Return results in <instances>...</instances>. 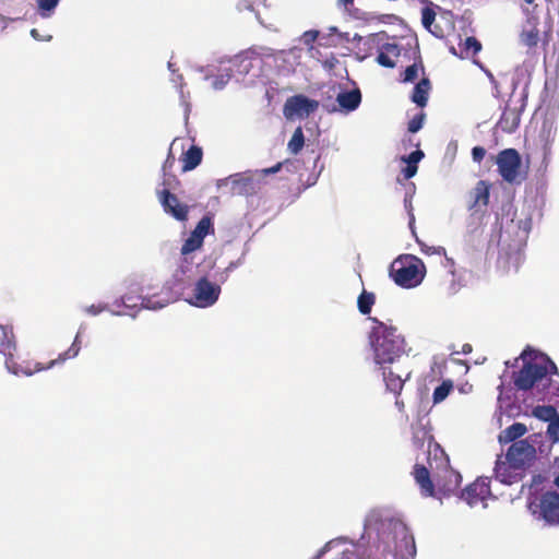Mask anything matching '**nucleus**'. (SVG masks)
<instances>
[{"label": "nucleus", "instance_id": "1", "mask_svg": "<svg viewBox=\"0 0 559 559\" xmlns=\"http://www.w3.org/2000/svg\"><path fill=\"white\" fill-rule=\"evenodd\" d=\"M372 548L393 555L395 559H415L416 556L414 536L405 523L389 511L373 510L366 518L359 542L343 537L332 539L318 551L317 559L325 554H330L331 559H371Z\"/></svg>", "mask_w": 559, "mask_h": 559}, {"label": "nucleus", "instance_id": "2", "mask_svg": "<svg viewBox=\"0 0 559 559\" xmlns=\"http://www.w3.org/2000/svg\"><path fill=\"white\" fill-rule=\"evenodd\" d=\"M374 362L381 366L388 390L399 394L411 370L403 368L400 358L404 354V338L393 326L378 323L370 334Z\"/></svg>", "mask_w": 559, "mask_h": 559}, {"label": "nucleus", "instance_id": "3", "mask_svg": "<svg viewBox=\"0 0 559 559\" xmlns=\"http://www.w3.org/2000/svg\"><path fill=\"white\" fill-rule=\"evenodd\" d=\"M523 366L514 376V385L520 391H532L537 399L540 392L545 393L549 384L550 373H557L556 365L544 354L524 350L521 354Z\"/></svg>", "mask_w": 559, "mask_h": 559}, {"label": "nucleus", "instance_id": "4", "mask_svg": "<svg viewBox=\"0 0 559 559\" xmlns=\"http://www.w3.org/2000/svg\"><path fill=\"white\" fill-rule=\"evenodd\" d=\"M124 294L120 297L117 305L124 307H134L138 300H141V305L145 309L159 310L173 302L174 292L171 286H166L159 294H144L142 287V278L139 276L128 277L124 283Z\"/></svg>", "mask_w": 559, "mask_h": 559}, {"label": "nucleus", "instance_id": "5", "mask_svg": "<svg viewBox=\"0 0 559 559\" xmlns=\"http://www.w3.org/2000/svg\"><path fill=\"white\" fill-rule=\"evenodd\" d=\"M426 274L424 262L415 255L406 254L396 258L390 269L394 283L403 288L418 286Z\"/></svg>", "mask_w": 559, "mask_h": 559}, {"label": "nucleus", "instance_id": "6", "mask_svg": "<svg viewBox=\"0 0 559 559\" xmlns=\"http://www.w3.org/2000/svg\"><path fill=\"white\" fill-rule=\"evenodd\" d=\"M175 141L170 143L169 154L162 168V181L156 187V195L164 211L175 216V197L173 194L175 174L173 173L174 162L171 159V148Z\"/></svg>", "mask_w": 559, "mask_h": 559}, {"label": "nucleus", "instance_id": "7", "mask_svg": "<svg viewBox=\"0 0 559 559\" xmlns=\"http://www.w3.org/2000/svg\"><path fill=\"white\" fill-rule=\"evenodd\" d=\"M262 58L254 52H245L236 56L229 61L231 74L237 81H245L249 76V82L261 74Z\"/></svg>", "mask_w": 559, "mask_h": 559}, {"label": "nucleus", "instance_id": "8", "mask_svg": "<svg viewBox=\"0 0 559 559\" xmlns=\"http://www.w3.org/2000/svg\"><path fill=\"white\" fill-rule=\"evenodd\" d=\"M498 173L502 179L509 183H520L521 178V157L516 150L507 148L501 151L496 159Z\"/></svg>", "mask_w": 559, "mask_h": 559}, {"label": "nucleus", "instance_id": "9", "mask_svg": "<svg viewBox=\"0 0 559 559\" xmlns=\"http://www.w3.org/2000/svg\"><path fill=\"white\" fill-rule=\"evenodd\" d=\"M506 457L511 465L524 471L536 459V449L528 439L518 440L508 448Z\"/></svg>", "mask_w": 559, "mask_h": 559}, {"label": "nucleus", "instance_id": "10", "mask_svg": "<svg viewBox=\"0 0 559 559\" xmlns=\"http://www.w3.org/2000/svg\"><path fill=\"white\" fill-rule=\"evenodd\" d=\"M221 286L206 278L199 280L192 290L189 304L198 308L212 307L219 297Z\"/></svg>", "mask_w": 559, "mask_h": 559}, {"label": "nucleus", "instance_id": "11", "mask_svg": "<svg viewBox=\"0 0 559 559\" xmlns=\"http://www.w3.org/2000/svg\"><path fill=\"white\" fill-rule=\"evenodd\" d=\"M361 103V93L359 88L342 90L336 94L334 102H325L323 108L329 114L348 115L355 111Z\"/></svg>", "mask_w": 559, "mask_h": 559}, {"label": "nucleus", "instance_id": "12", "mask_svg": "<svg viewBox=\"0 0 559 559\" xmlns=\"http://www.w3.org/2000/svg\"><path fill=\"white\" fill-rule=\"evenodd\" d=\"M533 513L549 525H559V493L556 491L543 493Z\"/></svg>", "mask_w": 559, "mask_h": 559}, {"label": "nucleus", "instance_id": "13", "mask_svg": "<svg viewBox=\"0 0 559 559\" xmlns=\"http://www.w3.org/2000/svg\"><path fill=\"white\" fill-rule=\"evenodd\" d=\"M319 108V102L310 99L304 95L289 97L284 105V116L292 120L295 118L304 119L309 117Z\"/></svg>", "mask_w": 559, "mask_h": 559}, {"label": "nucleus", "instance_id": "14", "mask_svg": "<svg viewBox=\"0 0 559 559\" xmlns=\"http://www.w3.org/2000/svg\"><path fill=\"white\" fill-rule=\"evenodd\" d=\"M489 483L487 477H479L465 488L462 499L472 508L477 506H481L483 509L487 508V501L492 498Z\"/></svg>", "mask_w": 559, "mask_h": 559}, {"label": "nucleus", "instance_id": "15", "mask_svg": "<svg viewBox=\"0 0 559 559\" xmlns=\"http://www.w3.org/2000/svg\"><path fill=\"white\" fill-rule=\"evenodd\" d=\"M557 135V118L554 112L544 117L539 132L538 140L542 145L543 160L548 163L552 154V144Z\"/></svg>", "mask_w": 559, "mask_h": 559}, {"label": "nucleus", "instance_id": "16", "mask_svg": "<svg viewBox=\"0 0 559 559\" xmlns=\"http://www.w3.org/2000/svg\"><path fill=\"white\" fill-rule=\"evenodd\" d=\"M80 350H81V346H78L76 344H71V346L63 353L59 354V356L53 359V360H50L49 364L47 366H43L40 362H36L34 365V368H20V369H16V368H13L11 366V364L8 361L7 362V369L12 372L13 374H16V376H32L34 374L35 372H38V371H41V370H45V369H50L52 368L53 366L56 365H60V364H63L66 360L68 359H72V358H75L79 354H80Z\"/></svg>", "mask_w": 559, "mask_h": 559}, {"label": "nucleus", "instance_id": "17", "mask_svg": "<svg viewBox=\"0 0 559 559\" xmlns=\"http://www.w3.org/2000/svg\"><path fill=\"white\" fill-rule=\"evenodd\" d=\"M213 230L211 218L204 216L197 225L194 230L190 234L181 248V254L187 255L203 245L204 238Z\"/></svg>", "mask_w": 559, "mask_h": 559}, {"label": "nucleus", "instance_id": "18", "mask_svg": "<svg viewBox=\"0 0 559 559\" xmlns=\"http://www.w3.org/2000/svg\"><path fill=\"white\" fill-rule=\"evenodd\" d=\"M493 472L497 480H499L501 484L511 485L518 481L523 471L511 465V462H509L507 457L502 460V457L499 456L496 462Z\"/></svg>", "mask_w": 559, "mask_h": 559}, {"label": "nucleus", "instance_id": "19", "mask_svg": "<svg viewBox=\"0 0 559 559\" xmlns=\"http://www.w3.org/2000/svg\"><path fill=\"white\" fill-rule=\"evenodd\" d=\"M436 486L440 491L448 495L453 492L461 483V475L445 466L444 469L435 476Z\"/></svg>", "mask_w": 559, "mask_h": 559}, {"label": "nucleus", "instance_id": "20", "mask_svg": "<svg viewBox=\"0 0 559 559\" xmlns=\"http://www.w3.org/2000/svg\"><path fill=\"white\" fill-rule=\"evenodd\" d=\"M15 348L14 344L12 343V335L11 332L3 325L0 324V354H3L5 356H10L5 360V364L9 361L13 368L20 369V368H31L29 366H20L16 365L12 359V350Z\"/></svg>", "mask_w": 559, "mask_h": 559}, {"label": "nucleus", "instance_id": "21", "mask_svg": "<svg viewBox=\"0 0 559 559\" xmlns=\"http://www.w3.org/2000/svg\"><path fill=\"white\" fill-rule=\"evenodd\" d=\"M520 41L527 47H535L539 41V29L535 19H528L523 25Z\"/></svg>", "mask_w": 559, "mask_h": 559}, {"label": "nucleus", "instance_id": "22", "mask_svg": "<svg viewBox=\"0 0 559 559\" xmlns=\"http://www.w3.org/2000/svg\"><path fill=\"white\" fill-rule=\"evenodd\" d=\"M400 48L396 44L388 43L383 45L377 57V62L385 68H394L395 59L400 56Z\"/></svg>", "mask_w": 559, "mask_h": 559}, {"label": "nucleus", "instance_id": "23", "mask_svg": "<svg viewBox=\"0 0 559 559\" xmlns=\"http://www.w3.org/2000/svg\"><path fill=\"white\" fill-rule=\"evenodd\" d=\"M202 148L195 145H191L181 154L182 171H190L198 167L202 162Z\"/></svg>", "mask_w": 559, "mask_h": 559}, {"label": "nucleus", "instance_id": "24", "mask_svg": "<svg viewBox=\"0 0 559 559\" xmlns=\"http://www.w3.org/2000/svg\"><path fill=\"white\" fill-rule=\"evenodd\" d=\"M526 432H527V428L524 424L514 423L511 426H509L508 428L503 429L499 433L498 439L501 444L510 443V442L513 443L516 441V439L521 438Z\"/></svg>", "mask_w": 559, "mask_h": 559}, {"label": "nucleus", "instance_id": "25", "mask_svg": "<svg viewBox=\"0 0 559 559\" xmlns=\"http://www.w3.org/2000/svg\"><path fill=\"white\" fill-rule=\"evenodd\" d=\"M414 476L416 483L420 486L421 493L426 497L433 496V484L430 480L428 469L424 466H416Z\"/></svg>", "mask_w": 559, "mask_h": 559}, {"label": "nucleus", "instance_id": "26", "mask_svg": "<svg viewBox=\"0 0 559 559\" xmlns=\"http://www.w3.org/2000/svg\"><path fill=\"white\" fill-rule=\"evenodd\" d=\"M430 91V82L428 79H421L416 86L412 95V100L419 107H425L428 102V95Z\"/></svg>", "mask_w": 559, "mask_h": 559}, {"label": "nucleus", "instance_id": "27", "mask_svg": "<svg viewBox=\"0 0 559 559\" xmlns=\"http://www.w3.org/2000/svg\"><path fill=\"white\" fill-rule=\"evenodd\" d=\"M474 206H486L489 200V185L478 181L473 190Z\"/></svg>", "mask_w": 559, "mask_h": 559}, {"label": "nucleus", "instance_id": "28", "mask_svg": "<svg viewBox=\"0 0 559 559\" xmlns=\"http://www.w3.org/2000/svg\"><path fill=\"white\" fill-rule=\"evenodd\" d=\"M537 400L559 404V382L549 377V384L546 386L545 393L540 392Z\"/></svg>", "mask_w": 559, "mask_h": 559}, {"label": "nucleus", "instance_id": "29", "mask_svg": "<svg viewBox=\"0 0 559 559\" xmlns=\"http://www.w3.org/2000/svg\"><path fill=\"white\" fill-rule=\"evenodd\" d=\"M520 123V116L513 110H507L503 112L502 118L499 121L500 128L503 131L512 132Z\"/></svg>", "mask_w": 559, "mask_h": 559}, {"label": "nucleus", "instance_id": "30", "mask_svg": "<svg viewBox=\"0 0 559 559\" xmlns=\"http://www.w3.org/2000/svg\"><path fill=\"white\" fill-rule=\"evenodd\" d=\"M480 50H481V44L475 37H467L461 44V57L462 58L475 56Z\"/></svg>", "mask_w": 559, "mask_h": 559}, {"label": "nucleus", "instance_id": "31", "mask_svg": "<svg viewBox=\"0 0 559 559\" xmlns=\"http://www.w3.org/2000/svg\"><path fill=\"white\" fill-rule=\"evenodd\" d=\"M533 415L544 421L550 423V420H554L559 416L557 413V409L552 405H543V406H536L533 409Z\"/></svg>", "mask_w": 559, "mask_h": 559}, {"label": "nucleus", "instance_id": "32", "mask_svg": "<svg viewBox=\"0 0 559 559\" xmlns=\"http://www.w3.org/2000/svg\"><path fill=\"white\" fill-rule=\"evenodd\" d=\"M35 1H36L38 14L44 19H48V17L52 16V14L55 13V10L58 7L60 0H35Z\"/></svg>", "mask_w": 559, "mask_h": 559}, {"label": "nucleus", "instance_id": "33", "mask_svg": "<svg viewBox=\"0 0 559 559\" xmlns=\"http://www.w3.org/2000/svg\"><path fill=\"white\" fill-rule=\"evenodd\" d=\"M305 144V136L301 127H298L293 133L292 139L287 144V148L292 154H297L301 151Z\"/></svg>", "mask_w": 559, "mask_h": 559}, {"label": "nucleus", "instance_id": "34", "mask_svg": "<svg viewBox=\"0 0 559 559\" xmlns=\"http://www.w3.org/2000/svg\"><path fill=\"white\" fill-rule=\"evenodd\" d=\"M453 388V383L450 380L443 381L439 386H437L432 394V400L435 404H439L443 402L450 394Z\"/></svg>", "mask_w": 559, "mask_h": 559}, {"label": "nucleus", "instance_id": "35", "mask_svg": "<svg viewBox=\"0 0 559 559\" xmlns=\"http://www.w3.org/2000/svg\"><path fill=\"white\" fill-rule=\"evenodd\" d=\"M376 297L372 293L364 290L358 297V309L362 314H368L374 304Z\"/></svg>", "mask_w": 559, "mask_h": 559}, {"label": "nucleus", "instance_id": "36", "mask_svg": "<svg viewBox=\"0 0 559 559\" xmlns=\"http://www.w3.org/2000/svg\"><path fill=\"white\" fill-rule=\"evenodd\" d=\"M435 19H436V13L433 12V10H431L429 8L423 9L421 22H423L424 27L426 29H428L430 33H432L433 35L440 36V29L437 31V29L431 28L432 23L435 22Z\"/></svg>", "mask_w": 559, "mask_h": 559}, {"label": "nucleus", "instance_id": "37", "mask_svg": "<svg viewBox=\"0 0 559 559\" xmlns=\"http://www.w3.org/2000/svg\"><path fill=\"white\" fill-rule=\"evenodd\" d=\"M230 71H231V68H228V67H225L224 69H222L221 73L218 75H216L215 78H213V81H212L213 88H215V90L224 88L225 85L230 80V78L234 76Z\"/></svg>", "mask_w": 559, "mask_h": 559}, {"label": "nucleus", "instance_id": "38", "mask_svg": "<svg viewBox=\"0 0 559 559\" xmlns=\"http://www.w3.org/2000/svg\"><path fill=\"white\" fill-rule=\"evenodd\" d=\"M282 168V163H278L276 164L275 166L273 167H270V168H264L262 170H257L254 174H252L251 176L249 177H246L243 178L245 181H248V180H258L260 181L261 179H263L265 176L267 175H271V174H275L277 171H280V169Z\"/></svg>", "mask_w": 559, "mask_h": 559}, {"label": "nucleus", "instance_id": "39", "mask_svg": "<svg viewBox=\"0 0 559 559\" xmlns=\"http://www.w3.org/2000/svg\"><path fill=\"white\" fill-rule=\"evenodd\" d=\"M179 81H181V76L177 75V86L179 85L180 87V105L183 111V120L187 123L190 112V103L188 102V98L182 90V83Z\"/></svg>", "mask_w": 559, "mask_h": 559}, {"label": "nucleus", "instance_id": "40", "mask_svg": "<svg viewBox=\"0 0 559 559\" xmlns=\"http://www.w3.org/2000/svg\"><path fill=\"white\" fill-rule=\"evenodd\" d=\"M547 436L554 443L559 442V416L548 423Z\"/></svg>", "mask_w": 559, "mask_h": 559}, {"label": "nucleus", "instance_id": "41", "mask_svg": "<svg viewBox=\"0 0 559 559\" xmlns=\"http://www.w3.org/2000/svg\"><path fill=\"white\" fill-rule=\"evenodd\" d=\"M424 156L425 154L421 150H416L407 156H402L401 160L405 164L417 165L424 158Z\"/></svg>", "mask_w": 559, "mask_h": 559}, {"label": "nucleus", "instance_id": "42", "mask_svg": "<svg viewBox=\"0 0 559 559\" xmlns=\"http://www.w3.org/2000/svg\"><path fill=\"white\" fill-rule=\"evenodd\" d=\"M424 120H425V115L424 114H419V115L415 116L408 122V131L412 132V133L418 132L423 128Z\"/></svg>", "mask_w": 559, "mask_h": 559}, {"label": "nucleus", "instance_id": "43", "mask_svg": "<svg viewBox=\"0 0 559 559\" xmlns=\"http://www.w3.org/2000/svg\"><path fill=\"white\" fill-rule=\"evenodd\" d=\"M418 71H419V67L416 63L407 67L404 72L403 81L404 82L415 81V79H417V76H418Z\"/></svg>", "mask_w": 559, "mask_h": 559}, {"label": "nucleus", "instance_id": "44", "mask_svg": "<svg viewBox=\"0 0 559 559\" xmlns=\"http://www.w3.org/2000/svg\"><path fill=\"white\" fill-rule=\"evenodd\" d=\"M290 58H296V51L295 50H289V51H281L278 52L276 56H275V61L278 62V61H283V62H286L288 61Z\"/></svg>", "mask_w": 559, "mask_h": 559}, {"label": "nucleus", "instance_id": "45", "mask_svg": "<svg viewBox=\"0 0 559 559\" xmlns=\"http://www.w3.org/2000/svg\"><path fill=\"white\" fill-rule=\"evenodd\" d=\"M107 309V306L106 305H91L88 307H86L84 310L86 313L91 314V316H97L99 314L100 312L105 311Z\"/></svg>", "mask_w": 559, "mask_h": 559}, {"label": "nucleus", "instance_id": "46", "mask_svg": "<svg viewBox=\"0 0 559 559\" xmlns=\"http://www.w3.org/2000/svg\"><path fill=\"white\" fill-rule=\"evenodd\" d=\"M485 155H486V151L484 147L475 146L472 150V157H473V160L476 163H480L483 160V158L485 157Z\"/></svg>", "mask_w": 559, "mask_h": 559}, {"label": "nucleus", "instance_id": "47", "mask_svg": "<svg viewBox=\"0 0 559 559\" xmlns=\"http://www.w3.org/2000/svg\"><path fill=\"white\" fill-rule=\"evenodd\" d=\"M532 228V219L525 218L523 221H519V229L521 230L523 237H526V235L530 233Z\"/></svg>", "mask_w": 559, "mask_h": 559}, {"label": "nucleus", "instance_id": "48", "mask_svg": "<svg viewBox=\"0 0 559 559\" xmlns=\"http://www.w3.org/2000/svg\"><path fill=\"white\" fill-rule=\"evenodd\" d=\"M417 165L406 164V167L402 170L405 179H411L417 174Z\"/></svg>", "mask_w": 559, "mask_h": 559}, {"label": "nucleus", "instance_id": "49", "mask_svg": "<svg viewBox=\"0 0 559 559\" xmlns=\"http://www.w3.org/2000/svg\"><path fill=\"white\" fill-rule=\"evenodd\" d=\"M318 36H319V32H317V31H308V32L304 33L302 40H304V43L306 45H310L311 43L317 40Z\"/></svg>", "mask_w": 559, "mask_h": 559}, {"label": "nucleus", "instance_id": "50", "mask_svg": "<svg viewBox=\"0 0 559 559\" xmlns=\"http://www.w3.org/2000/svg\"><path fill=\"white\" fill-rule=\"evenodd\" d=\"M188 207L186 205L177 203V221L186 219Z\"/></svg>", "mask_w": 559, "mask_h": 559}, {"label": "nucleus", "instance_id": "51", "mask_svg": "<svg viewBox=\"0 0 559 559\" xmlns=\"http://www.w3.org/2000/svg\"><path fill=\"white\" fill-rule=\"evenodd\" d=\"M31 35H32V37H33L34 39H36V40H46V41H49V40L52 38V37H51V35L41 36V35L39 34V32H38L36 28H33V29L31 31Z\"/></svg>", "mask_w": 559, "mask_h": 559}, {"label": "nucleus", "instance_id": "52", "mask_svg": "<svg viewBox=\"0 0 559 559\" xmlns=\"http://www.w3.org/2000/svg\"><path fill=\"white\" fill-rule=\"evenodd\" d=\"M457 390L461 394H469L473 391V385L469 383H464L460 385Z\"/></svg>", "mask_w": 559, "mask_h": 559}, {"label": "nucleus", "instance_id": "53", "mask_svg": "<svg viewBox=\"0 0 559 559\" xmlns=\"http://www.w3.org/2000/svg\"><path fill=\"white\" fill-rule=\"evenodd\" d=\"M81 334H82V328H80V330L76 333L72 344H76L78 346H81Z\"/></svg>", "mask_w": 559, "mask_h": 559}, {"label": "nucleus", "instance_id": "54", "mask_svg": "<svg viewBox=\"0 0 559 559\" xmlns=\"http://www.w3.org/2000/svg\"><path fill=\"white\" fill-rule=\"evenodd\" d=\"M247 2L246 8L248 10H253V5L259 2L260 0H245Z\"/></svg>", "mask_w": 559, "mask_h": 559}, {"label": "nucleus", "instance_id": "55", "mask_svg": "<svg viewBox=\"0 0 559 559\" xmlns=\"http://www.w3.org/2000/svg\"><path fill=\"white\" fill-rule=\"evenodd\" d=\"M354 0H337L338 5H344L347 8L349 4H353Z\"/></svg>", "mask_w": 559, "mask_h": 559}, {"label": "nucleus", "instance_id": "56", "mask_svg": "<svg viewBox=\"0 0 559 559\" xmlns=\"http://www.w3.org/2000/svg\"><path fill=\"white\" fill-rule=\"evenodd\" d=\"M471 352H472V346H471L469 344H465V345L463 346V353H464V354H468V353H471Z\"/></svg>", "mask_w": 559, "mask_h": 559}, {"label": "nucleus", "instance_id": "57", "mask_svg": "<svg viewBox=\"0 0 559 559\" xmlns=\"http://www.w3.org/2000/svg\"><path fill=\"white\" fill-rule=\"evenodd\" d=\"M479 67H480V68L486 72L487 76H488V78L493 82V75L491 74V72H490V71H488V70H485V69L483 68V66H480V64H479Z\"/></svg>", "mask_w": 559, "mask_h": 559}, {"label": "nucleus", "instance_id": "58", "mask_svg": "<svg viewBox=\"0 0 559 559\" xmlns=\"http://www.w3.org/2000/svg\"><path fill=\"white\" fill-rule=\"evenodd\" d=\"M395 405L399 407L400 411H402L404 407V403L399 400L395 402Z\"/></svg>", "mask_w": 559, "mask_h": 559}, {"label": "nucleus", "instance_id": "59", "mask_svg": "<svg viewBox=\"0 0 559 559\" xmlns=\"http://www.w3.org/2000/svg\"><path fill=\"white\" fill-rule=\"evenodd\" d=\"M227 181H228V179H221L217 185H218V187H222Z\"/></svg>", "mask_w": 559, "mask_h": 559}, {"label": "nucleus", "instance_id": "60", "mask_svg": "<svg viewBox=\"0 0 559 559\" xmlns=\"http://www.w3.org/2000/svg\"><path fill=\"white\" fill-rule=\"evenodd\" d=\"M554 484L557 488H559V476L555 478Z\"/></svg>", "mask_w": 559, "mask_h": 559}, {"label": "nucleus", "instance_id": "61", "mask_svg": "<svg viewBox=\"0 0 559 559\" xmlns=\"http://www.w3.org/2000/svg\"><path fill=\"white\" fill-rule=\"evenodd\" d=\"M167 66H168V69L171 71V67H173L171 61H168V64H167Z\"/></svg>", "mask_w": 559, "mask_h": 559}, {"label": "nucleus", "instance_id": "62", "mask_svg": "<svg viewBox=\"0 0 559 559\" xmlns=\"http://www.w3.org/2000/svg\"><path fill=\"white\" fill-rule=\"evenodd\" d=\"M534 0H525L527 3H533Z\"/></svg>", "mask_w": 559, "mask_h": 559}]
</instances>
